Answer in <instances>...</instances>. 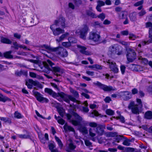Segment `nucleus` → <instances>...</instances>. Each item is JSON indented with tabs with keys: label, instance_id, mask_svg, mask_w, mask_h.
I'll return each mask as SVG.
<instances>
[{
	"label": "nucleus",
	"instance_id": "nucleus-18",
	"mask_svg": "<svg viewBox=\"0 0 152 152\" xmlns=\"http://www.w3.org/2000/svg\"><path fill=\"white\" fill-rule=\"evenodd\" d=\"M127 12L125 11H121L120 12L118 13V18L120 20L125 19L127 17Z\"/></svg>",
	"mask_w": 152,
	"mask_h": 152
},
{
	"label": "nucleus",
	"instance_id": "nucleus-1",
	"mask_svg": "<svg viewBox=\"0 0 152 152\" xmlns=\"http://www.w3.org/2000/svg\"><path fill=\"white\" fill-rule=\"evenodd\" d=\"M45 67L43 71L47 74H49L52 71L54 78L60 76V73L61 72V68L58 66H55V64L49 60H47L46 61L43 62Z\"/></svg>",
	"mask_w": 152,
	"mask_h": 152
},
{
	"label": "nucleus",
	"instance_id": "nucleus-64",
	"mask_svg": "<svg viewBox=\"0 0 152 152\" xmlns=\"http://www.w3.org/2000/svg\"><path fill=\"white\" fill-rule=\"evenodd\" d=\"M132 93L133 95L137 94L138 93V90L136 88H134L132 89Z\"/></svg>",
	"mask_w": 152,
	"mask_h": 152
},
{
	"label": "nucleus",
	"instance_id": "nucleus-40",
	"mask_svg": "<svg viewBox=\"0 0 152 152\" xmlns=\"http://www.w3.org/2000/svg\"><path fill=\"white\" fill-rule=\"evenodd\" d=\"M132 65L135 66L134 69L136 71L140 72L143 70V68L140 65H135L133 64H132Z\"/></svg>",
	"mask_w": 152,
	"mask_h": 152
},
{
	"label": "nucleus",
	"instance_id": "nucleus-48",
	"mask_svg": "<svg viewBox=\"0 0 152 152\" xmlns=\"http://www.w3.org/2000/svg\"><path fill=\"white\" fill-rule=\"evenodd\" d=\"M146 13L144 9H142L140 12L138 13V14L139 16L142 17L145 15Z\"/></svg>",
	"mask_w": 152,
	"mask_h": 152
},
{
	"label": "nucleus",
	"instance_id": "nucleus-60",
	"mask_svg": "<svg viewBox=\"0 0 152 152\" xmlns=\"http://www.w3.org/2000/svg\"><path fill=\"white\" fill-rule=\"evenodd\" d=\"M117 119H119L120 120V121L122 123H124L125 121L124 120V117L121 115H120L119 116H118L117 117Z\"/></svg>",
	"mask_w": 152,
	"mask_h": 152
},
{
	"label": "nucleus",
	"instance_id": "nucleus-27",
	"mask_svg": "<svg viewBox=\"0 0 152 152\" xmlns=\"http://www.w3.org/2000/svg\"><path fill=\"white\" fill-rule=\"evenodd\" d=\"M12 53V50H10L4 53V57L10 59L13 58V56L11 54Z\"/></svg>",
	"mask_w": 152,
	"mask_h": 152
},
{
	"label": "nucleus",
	"instance_id": "nucleus-46",
	"mask_svg": "<svg viewBox=\"0 0 152 152\" xmlns=\"http://www.w3.org/2000/svg\"><path fill=\"white\" fill-rule=\"evenodd\" d=\"M68 40L70 44L71 43H74L77 42L76 39L73 37H69L68 38Z\"/></svg>",
	"mask_w": 152,
	"mask_h": 152
},
{
	"label": "nucleus",
	"instance_id": "nucleus-11",
	"mask_svg": "<svg viewBox=\"0 0 152 152\" xmlns=\"http://www.w3.org/2000/svg\"><path fill=\"white\" fill-rule=\"evenodd\" d=\"M77 47L80 52L83 54L87 55H90L92 54L91 52L86 50L87 48L85 46L80 45H77Z\"/></svg>",
	"mask_w": 152,
	"mask_h": 152
},
{
	"label": "nucleus",
	"instance_id": "nucleus-56",
	"mask_svg": "<svg viewBox=\"0 0 152 152\" xmlns=\"http://www.w3.org/2000/svg\"><path fill=\"white\" fill-rule=\"evenodd\" d=\"M85 143L86 146L91 147L92 146V143L88 140H86L85 141Z\"/></svg>",
	"mask_w": 152,
	"mask_h": 152
},
{
	"label": "nucleus",
	"instance_id": "nucleus-62",
	"mask_svg": "<svg viewBox=\"0 0 152 152\" xmlns=\"http://www.w3.org/2000/svg\"><path fill=\"white\" fill-rule=\"evenodd\" d=\"M82 110L84 112L86 113H88L89 110L88 106L83 107Z\"/></svg>",
	"mask_w": 152,
	"mask_h": 152
},
{
	"label": "nucleus",
	"instance_id": "nucleus-44",
	"mask_svg": "<svg viewBox=\"0 0 152 152\" xmlns=\"http://www.w3.org/2000/svg\"><path fill=\"white\" fill-rule=\"evenodd\" d=\"M62 45L66 48H68L71 46V44L69 42H62Z\"/></svg>",
	"mask_w": 152,
	"mask_h": 152
},
{
	"label": "nucleus",
	"instance_id": "nucleus-50",
	"mask_svg": "<svg viewBox=\"0 0 152 152\" xmlns=\"http://www.w3.org/2000/svg\"><path fill=\"white\" fill-rule=\"evenodd\" d=\"M58 112L59 113L60 115L62 117H63L64 116V111L63 109L61 108H58Z\"/></svg>",
	"mask_w": 152,
	"mask_h": 152
},
{
	"label": "nucleus",
	"instance_id": "nucleus-8",
	"mask_svg": "<svg viewBox=\"0 0 152 152\" xmlns=\"http://www.w3.org/2000/svg\"><path fill=\"white\" fill-rule=\"evenodd\" d=\"M100 38V36L99 33L91 32L89 33V39L95 42H97L99 43H101Z\"/></svg>",
	"mask_w": 152,
	"mask_h": 152
},
{
	"label": "nucleus",
	"instance_id": "nucleus-58",
	"mask_svg": "<svg viewBox=\"0 0 152 152\" xmlns=\"http://www.w3.org/2000/svg\"><path fill=\"white\" fill-rule=\"evenodd\" d=\"M97 5L98 6L101 7L104 5L105 3L104 2L100 0H98L97 1Z\"/></svg>",
	"mask_w": 152,
	"mask_h": 152
},
{
	"label": "nucleus",
	"instance_id": "nucleus-23",
	"mask_svg": "<svg viewBox=\"0 0 152 152\" xmlns=\"http://www.w3.org/2000/svg\"><path fill=\"white\" fill-rule=\"evenodd\" d=\"M72 115L76 119H77L78 120L77 121L79 122L80 125V122L83 120V118L82 117L80 116L77 113L74 112H72Z\"/></svg>",
	"mask_w": 152,
	"mask_h": 152
},
{
	"label": "nucleus",
	"instance_id": "nucleus-32",
	"mask_svg": "<svg viewBox=\"0 0 152 152\" xmlns=\"http://www.w3.org/2000/svg\"><path fill=\"white\" fill-rule=\"evenodd\" d=\"M149 39L147 41H143L142 42L141 44L142 45H144L146 44H148L149 43H152V34H149Z\"/></svg>",
	"mask_w": 152,
	"mask_h": 152
},
{
	"label": "nucleus",
	"instance_id": "nucleus-47",
	"mask_svg": "<svg viewBox=\"0 0 152 152\" xmlns=\"http://www.w3.org/2000/svg\"><path fill=\"white\" fill-rule=\"evenodd\" d=\"M97 17L100 18L102 20H103L105 17V15L103 13H102L99 14L98 16Z\"/></svg>",
	"mask_w": 152,
	"mask_h": 152
},
{
	"label": "nucleus",
	"instance_id": "nucleus-13",
	"mask_svg": "<svg viewBox=\"0 0 152 152\" xmlns=\"http://www.w3.org/2000/svg\"><path fill=\"white\" fill-rule=\"evenodd\" d=\"M105 128L104 125H99L95 129V132L99 136H102L104 133Z\"/></svg>",
	"mask_w": 152,
	"mask_h": 152
},
{
	"label": "nucleus",
	"instance_id": "nucleus-6",
	"mask_svg": "<svg viewBox=\"0 0 152 152\" xmlns=\"http://www.w3.org/2000/svg\"><path fill=\"white\" fill-rule=\"evenodd\" d=\"M138 105L135 103L134 102L131 101L128 106V108L131 109L132 113L135 114H139L140 113L138 107Z\"/></svg>",
	"mask_w": 152,
	"mask_h": 152
},
{
	"label": "nucleus",
	"instance_id": "nucleus-22",
	"mask_svg": "<svg viewBox=\"0 0 152 152\" xmlns=\"http://www.w3.org/2000/svg\"><path fill=\"white\" fill-rule=\"evenodd\" d=\"M1 42L3 43H5L7 44H11L12 41L8 38L4 37H2L1 38Z\"/></svg>",
	"mask_w": 152,
	"mask_h": 152
},
{
	"label": "nucleus",
	"instance_id": "nucleus-38",
	"mask_svg": "<svg viewBox=\"0 0 152 152\" xmlns=\"http://www.w3.org/2000/svg\"><path fill=\"white\" fill-rule=\"evenodd\" d=\"M139 60L141 61L142 63L143 64H144L146 65L148 64V61L146 58H143L142 57H140L139 58Z\"/></svg>",
	"mask_w": 152,
	"mask_h": 152
},
{
	"label": "nucleus",
	"instance_id": "nucleus-31",
	"mask_svg": "<svg viewBox=\"0 0 152 152\" xmlns=\"http://www.w3.org/2000/svg\"><path fill=\"white\" fill-rule=\"evenodd\" d=\"M7 100L10 101V99L7 97L1 94H0V101L4 102Z\"/></svg>",
	"mask_w": 152,
	"mask_h": 152
},
{
	"label": "nucleus",
	"instance_id": "nucleus-51",
	"mask_svg": "<svg viewBox=\"0 0 152 152\" xmlns=\"http://www.w3.org/2000/svg\"><path fill=\"white\" fill-rule=\"evenodd\" d=\"M12 44L14 46H12L11 47H13L15 49L18 50L19 47V45L17 42H14L12 43Z\"/></svg>",
	"mask_w": 152,
	"mask_h": 152
},
{
	"label": "nucleus",
	"instance_id": "nucleus-34",
	"mask_svg": "<svg viewBox=\"0 0 152 152\" xmlns=\"http://www.w3.org/2000/svg\"><path fill=\"white\" fill-rule=\"evenodd\" d=\"M86 14L89 16L94 18L96 17V15L92 12L91 11L89 10H86Z\"/></svg>",
	"mask_w": 152,
	"mask_h": 152
},
{
	"label": "nucleus",
	"instance_id": "nucleus-53",
	"mask_svg": "<svg viewBox=\"0 0 152 152\" xmlns=\"http://www.w3.org/2000/svg\"><path fill=\"white\" fill-rule=\"evenodd\" d=\"M138 37H137L136 36L132 34H129V38L130 39H131L133 40H134L135 39L137 38H138Z\"/></svg>",
	"mask_w": 152,
	"mask_h": 152
},
{
	"label": "nucleus",
	"instance_id": "nucleus-36",
	"mask_svg": "<svg viewBox=\"0 0 152 152\" xmlns=\"http://www.w3.org/2000/svg\"><path fill=\"white\" fill-rule=\"evenodd\" d=\"M18 136L21 139H30L31 138L30 136L28 133H27V134H19L18 135Z\"/></svg>",
	"mask_w": 152,
	"mask_h": 152
},
{
	"label": "nucleus",
	"instance_id": "nucleus-21",
	"mask_svg": "<svg viewBox=\"0 0 152 152\" xmlns=\"http://www.w3.org/2000/svg\"><path fill=\"white\" fill-rule=\"evenodd\" d=\"M144 118L148 120L152 119V111H148L146 112L144 115Z\"/></svg>",
	"mask_w": 152,
	"mask_h": 152
},
{
	"label": "nucleus",
	"instance_id": "nucleus-10",
	"mask_svg": "<svg viewBox=\"0 0 152 152\" xmlns=\"http://www.w3.org/2000/svg\"><path fill=\"white\" fill-rule=\"evenodd\" d=\"M89 30L88 26L84 25L83 26V27L80 30V37L83 39H85L86 36Z\"/></svg>",
	"mask_w": 152,
	"mask_h": 152
},
{
	"label": "nucleus",
	"instance_id": "nucleus-54",
	"mask_svg": "<svg viewBox=\"0 0 152 152\" xmlns=\"http://www.w3.org/2000/svg\"><path fill=\"white\" fill-rule=\"evenodd\" d=\"M130 141L129 140L127 139L124 140L123 142V144L125 145L128 146H129L130 145V143L129 142Z\"/></svg>",
	"mask_w": 152,
	"mask_h": 152
},
{
	"label": "nucleus",
	"instance_id": "nucleus-14",
	"mask_svg": "<svg viewBox=\"0 0 152 152\" xmlns=\"http://www.w3.org/2000/svg\"><path fill=\"white\" fill-rule=\"evenodd\" d=\"M107 63L109 64L111 70L114 73H117L118 72V69L117 67L116 64L110 60H108Z\"/></svg>",
	"mask_w": 152,
	"mask_h": 152
},
{
	"label": "nucleus",
	"instance_id": "nucleus-15",
	"mask_svg": "<svg viewBox=\"0 0 152 152\" xmlns=\"http://www.w3.org/2000/svg\"><path fill=\"white\" fill-rule=\"evenodd\" d=\"M130 94V92L128 91H121L120 92L121 96L124 100H127L131 98L130 97L127 96L129 95Z\"/></svg>",
	"mask_w": 152,
	"mask_h": 152
},
{
	"label": "nucleus",
	"instance_id": "nucleus-45",
	"mask_svg": "<svg viewBox=\"0 0 152 152\" xmlns=\"http://www.w3.org/2000/svg\"><path fill=\"white\" fill-rule=\"evenodd\" d=\"M134 151V148L131 147H125L124 152H132Z\"/></svg>",
	"mask_w": 152,
	"mask_h": 152
},
{
	"label": "nucleus",
	"instance_id": "nucleus-63",
	"mask_svg": "<svg viewBox=\"0 0 152 152\" xmlns=\"http://www.w3.org/2000/svg\"><path fill=\"white\" fill-rule=\"evenodd\" d=\"M145 27L149 28L152 27V23L151 22H148L145 23Z\"/></svg>",
	"mask_w": 152,
	"mask_h": 152
},
{
	"label": "nucleus",
	"instance_id": "nucleus-20",
	"mask_svg": "<svg viewBox=\"0 0 152 152\" xmlns=\"http://www.w3.org/2000/svg\"><path fill=\"white\" fill-rule=\"evenodd\" d=\"M52 31L53 34L55 36H56L59 35L61 34L64 33V30L59 28H58L55 29H52Z\"/></svg>",
	"mask_w": 152,
	"mask_h": 152
},
{
	"label": "nucleus",
	"instance_id": "nucleus-3",
	"mask_svg": "<svg viewBox=\"0 0 152 152\" xmlns=\"http://www.w3.org/2000/svg\"><path fill=\"white\" fill-rule=\"evenodd\" d=\"M127 52L126 57L128 61L127 64L129 62H132L136 58V54L134 50L127 48L126 49Z\"/></svg>",
	"mask_w": 152,
	"mask_h": 152
},
{
	"label": "nucleus",
	"instance_id": "nucleus-59",
	"mask_svg": "<svg viewBox=\"0 0 152 152\" xmlns=\"http://www.w3.org/2000/svg\"><path fill=\"white\" fill-rule=\"evenodd\" d=\"M13 36L15 38L20 39L21 38V35L17 33H15L14 34Z\"/></svg>",
	"mask_w": 152,
	"mask_h": 152
},
{
	"label": "nucleus",
	"instance_id": "nucleus-37",
	"mask_svg": "<svg viewBox=\"0 0 152 152\" xmlns=\"http://www.w3.org/2000/svg\"><path fill=\"white\" fill-rule=\"evenodd\" d=\"M55 139L57 142L58 143V145L61 148L63 146V144L61 140L58 138V137H57L56 136L55 137Z\"/></svg>",
	"mask_w": 152,
	"mask_h": 152
},
{
	"label": "nucleus",
	"instance_id": "nucleus-24",
	"mask_svg": "<svg viewBox=\"0 0 152 152\" xmlns=\"http://www.w3.org/2000/svg\"><path fill=\"white\" fill-rule=\"evenodd\" d=\"M69 35V33L68 32L66 33H65L62 34L60 37L58 38H57L56 40L58 42H59L63 40L64 39L66 38L67 36Z\"/></svg>",
	"mask_w": 152,
	"mask_h": 152
},
{
	"label": "nucleus",
	"instance_id": "nucleus-42",
	"mask_svg": "<svg viewBox=\"0 0 152 152\" xmlns=\"http://www.w3.org/2000/svg\"><path fill=\"white\" fill-rule=\"evenodd\" d=\"M43 45H41V48H40L39 49V52L40 53H42L44 54H45V55H46V53L47 52L48 53H50V52H48V51H47V50L46 48H45L44 47H42V46Z\"/></svg>",
	"mask_w": 152,
	"mask_h": 152
},
{
	"label": "nucleus",
	"instance_id": "nucleus-7",
	"mask_svg": "<svg viewBox=\"0 0 152 152\" xmlns=\"http://www.w3.org/2000/svg\"><path fill=\"white\" fill-rule=\"evenodd\" d=\"M94 84L98 86L99 88L103 89L105 91H114L115 90V88H113L112 86H108L103 84L99 81H97L96 83H94Z\"/></svg>",
	"mask_w": 152,
	"mask_h": 152
},
{
	"label": "nucleus",
	"instance_id": "nucleus-49",
	"mask_svg": "<svg viewBox=\"0 0 152 152\" xmlns=\"http://www.w3.org/2000/svg\"><path fill=\"white\" fill-rule=\"evenodd\" d=\"M106 113L109 115H113L114 113V111L110 110V109H107L106 111Z\"/></svg>",
	"mask_w": 152,
	"mask_h": 152
},
{
	"label": "nucleus",
	"instance_id": "nucleus-9",
	"mask_svg": "<svg viewBox=\"0 0 152 152\" xmlns=\"http://www.w3.org/2000/svg\"><path fill=\"white\" fill-rule=\"evenodd\" d=\"M33 92L34 95L38 101L42 103H48L49 102L48 99L46 98L43 97L42 95L38 92L34 91H33Z\"/></svg>",
	"mask_w": 152,
	"mask_h": 152
},
{
	"label": "nucleus",
	"instance_id": "nucleus-55",
	"mask_svg": "<svg viewBox=\"0 0 152 152\" xmlns=\"http://www.w3.org/2000/svg\"><path fill=\"white\" fill-rule=\"evenodd\" d=\"M117 133L116 132H110L109 133L108 136L109 137H114L117 136Z\"/></svg>",
	"mask_w": 152,
	"mask_h": 152
},
{
	"label": "nucleus",
	"instance_id": "nucleus-2",
	"mask_svg": "<svg viewBox=\"0 0 152 152\" xmlns=\"http://www.w3.org/2000/svg\"><path fill=\"white\" fill-rule=\"evenodd\" d=\"M42 47H44L48 52H55L63 57H66L68 55L66 50L62 47L53 48L47 45H43Z\"/></svg>",
	"mask_w": 152,
	"mask_h": 152
},
{
	"label": "nucleus",
	"instance_id": "nucleus-43",
	"mask_svg": "<svg viewBox=\"0 0 152 152\" xmlns=\"http://www.w3.org/2000/svg\"><path fill=\"white\" fill-rule=\"evenodd\" d=\"M14 115L15 118H21L23 117L21 114L18 111H16L15 112L14 114Z\"/></svg>",
	"mask_w": 152,
	"mask_h": 152
},
{
	"label": "nucleus",
	"instance_id": "nucleus-5",
	"mask_svg": "<svg viewBox=\"0 0 152 152\" xmlns=\"http://www.w3.org/2000/svg\"><path fill=\"white\" fill-rule=\"evenodd\" d=\"M26 85L29 89H31L32 88V85L41 89L43 88V85L39 82L37 81H34L31 79H29L26 81Z\"/></svg>",
	"mask_w": 152,
	"mask_h": 152
},
{
	"label": "nucleus",
	"instance_id": "nucleus-26",
	"mask_svg": "<svg viewBox=\"0 0 152 152\" xmlns=\"http://www.w3.org/2000/svg\"><path fill=\"white\" fill-rule=\"evenodd\" d=\"M79 131L83 134H86L88 133L87 127L84 126H81L79 128Z\"/></svg>",
	"mask_w": 152,
	"mask_h": 152
},
{
	"label": "nucleus",
	"instance_id": "nucleus-29",
	"mask_svg": "<svg viewBox=\"0 0 152 152\" xmlns=\"http://www.w3.org/2000/svg\"><path fill=\"white\" fill-rule=\"evenodd\" d=\"M69 90L70 92L73 95L75 98H78L79 97V94L77 91L74 90L71 87L69 88Z\"/></svg>",
	"mask_w": 152,
	"mask_h": 152
},
{
	"label": "nucleus",
	"instance_id": "nucleus-16",
	"mask_svg": "<svg viewBox=\"0 0 152 152\" xmlns=\"http://www.w3.org/2000/svg\"><path fill=\"white\" fill-rule=\"evenodd\" d=\"M45 91L48 93L50 95L52 96L54 98H56L58 96V93H56L53 91L52 89L46 88L45 89Z\"/></svg>",
	"mask_w": 152,
	"mask_h": 152
},
{
	"label": "nucleus",
	"instance_id": "nucleus-57",
	"mask_svg": "<svg viewBox=\"0 0 152 152\" xmlns=\"http://www.w3.org/2000/svg\"><path fill=\"white\" fill-rule=\"evenodd\" d=\"M122 74H124L126 69V67L124 65H121L120 66Z\"/></svg>",
	"mask_w": 152,
	"mask_h": 152
},
{
	"label": "nucleus",
	"instance_id": "nucleus-41",
	"mask_svg": "<svg viewBox=\"0 0 152 152\" xmlns=\"http://www.w3.org/2000/svg\"><path fill=\"white\" fill-rule=\"evenodd\" d=\"M99 115L98 112L96 110H94L91 113L89 114V116L90 117H94V116H98Z\"/></svg>",
	"mask_w": 152,
	"mask_h": 152
},
{
	"label": "nucleus",
	"instance_id": "nucleus-52",
	"mask_svg": "<svg viewBox=\"0 0 152 152\" xmlns=\"http://www.w3.org/2000/svg\"><path fill=\"white\" fill-rule=\"evenodd\" d=\"M143 3V0H142L138 1L134 4V6L135 7H138L142 5Z\"/></svg>",
	"mask_w": 152,
	"mask_h": 152
},
{
	"label": "nucleus",
	"instance_id": "nucleus-30",
	"mask_svg": "<svg viewBox=\"0 0 152 152\" xmlns=\"http://www.w3.org/2000/svg\"><path fill=\"white\" fill-rule=\"evenodd\" d=\"M63 128L65 131L66 132L68 130L75 132V131L74 129L71 126H67L66 124H65Z\"/></svg>",
	"mask_w": 152,
	"mask_h": 152
},
{
	"label": "nucleus",
	"instance_id": "nucleus-25",
	"mask_svg": "<svg viewBox=\"0 0 152 152\" xmlns=\"http://www.w3.org/2000/svg\"><path fill=\"white\" fill-rule=\"evenodd\" d=\"M137 14L135 12H133L130 13L129 15L130 20L132 21H135L137 19Z\"/></svg>",
	"mask_w": 152,
	"mask_h": 152
},
{
	"label": "nucleus",
	"instance_id": "nucleus-28",
	"mask_svg": "<svg viewBox=\"0 0 152 152\" xmlns=\"http://www.w3.org/2000/svg\"><path fill=\"white\" fill-rule=\"evenodd\" d=\"M48 146L51 152H59L56 149H54L56 147L55 145L51 143L49 144Z\"/></svg>",
	"mask_w": 152,
	"mask_h": 152
},
{
	"label": "nucleus",
	"instance_id": "nucleus-33",
	"mask_svg": "<svg viewBox=\"0 0 152 152\" xmlns=\"http://www.w3.org/2000/svg\"><path fill=\"white\" fill-rule=\"evenodd\" d=\"M27 73L26 72L23 71L22 70H20V71H16L15 72V75L17 76H20L22 75H25Z\"/></svg>",
	"mask_w": 152,
	"mask_h": 152
},
{
	"label": "nucleus",
	"instance_id": "nucleus-17",
	"mask_svg": "<svg viewBox=\"0 0 152 152\" xmlns=\"http://www.w3.org/2000/svg\"><path fill=\"white\" fill-rule=\"evenodd\" d=\"M118 50V48L116 47L115 45L111 46L109 48V51L111 52V54L119 55Z\"/></svg>",
	"mask_w": 152,
	"mask_h": 152
},
{
	"label": "nucleus",
	"instance_id": "nucleus-35",
	"mask_svg": "<svg viewBox=\"0 0 152 152\" xmlns=\"http://www.w3.org/2000/svg\"><path fill=\"white\" fill-rule=\"evenodd\" d=\"M86 125L88 124V125L91 127L92 128H96L98 125V124L95 122H87L85 124Z\"/></svg>",
	"mask_w": 152,
	"mask_h": 152
},
{
	"label": "nucleus",
	"instance_id": "nucleus-19",
	"mask_svg": "<svg viewBox=\"0 0 152 152\" xmlns=\"http://www.w3.org/2000/svg\"><path fill=\"white\" fill-rule=\"evenodd\" d=\"M66 117L68 120H69V122H71L72 124L74 126H77L80 125V123L79 121L76 120L71 119L72 115L70 114H67Z\"/></svg>",
	"mask_w": 152,
	"mask_h": 152
},
{
	"label": "nucleus",
	"instance_id": "nucleus-12",
	"mask_svg": "<svg viewBox=\"0 0 152 152\" xmlns=\"http://www.w3.org/2000/svg\"><path fill=\"white\" fill-rule=\"evenodd\" d=\"M65 19L63 17H61L58 20H56L55 21V24L57 26H59L60 25L62 28H64L65 27Z\"/></svg>",
	"mask_w": 152,
	"mask_h": 152
},
{
	"label": "nucleus",
	"instance_id": "nucleus-39",
	"mask_svg": "<svg viewBox=\"0 0 152 152\" xmlns=\"http://www.w3.org/2000/svg\"><path fill=\"white\" fill-rule=\"evenodd\" d=\"M94 128L93 129L92 128H90L89 129V135L92 137H94L96 135V134L93 132L94 131Z\"/></svg>",
	"mask_w": 152,
	"mask_h": 152
},
{
	"label": "nucleus",
	"instance_id": "nucleus-61",
	"mask_svg": "<svg viewBox=\"0 0 152 152\" xmlns=\"http://www.w3.org/2000/svg\"><path fill=\"white\" fill-rule=\"evenodd\" d=\"M69 147L70 149L72 150H74L76 147V146L74 145L72 142H71L69 144Z\"/></svg>",
	"mask_w": 152,
	"mask_h": 152
},
{
	"label": "nucleus",
	"instance_id": "nucleus-4",
	"mask_svg": "<svg viewBox=\"0 0 152 152\" xmlns=\"http://www.w3.org/2000/svg\"><path fill=\"white\" fill-rule=\"evenodd\" d=\"M64 94L63 93H58V96H60L68 104H70V100L74 102H76L78 104H80V102L77 100L76 99L72 96L70 95H67L66 96H64Z\"/></svg>",
	"mask_w": 152,
	"mask_h": 152
}]
</instances>
